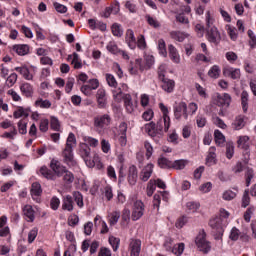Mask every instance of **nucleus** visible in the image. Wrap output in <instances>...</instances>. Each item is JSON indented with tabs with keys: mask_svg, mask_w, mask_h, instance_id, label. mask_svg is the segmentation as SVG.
Returning a JSON list of instances; mask_svg holds the SVG:
<instances>
[{
	"mask_svg": "<svg viewBox=\"0 0 256 256\" xmlns=\"http://www.w3.org/2000/svg\"><path fill=\"white\" fill-rule=\"evenodd\" d=\"M171 127V118L165 117L160 118L157 123L150 122L145 124L144 129L150 137H157V135H163L167 133Z\"/></svg>",
	"mask_w": 256,
	"mask_h": 256,
	"instance_id": "nucleus-1",
	"label": "nucleus"
},
{
	"mask_svg": "<svg viewBox=\"0 0 256 256\" xmlns=\"http://www.w3.org/2000/svg\"><path fill=\"white\" fill-rule=\"evenodd\" d=\"M75 145H77L75 134L70 133L66 140V145L62 150V161L68 167H77V160H75V155L73 154V147Z\"/></svg>",
	"mask_w": 256,
	"mask_h": 256,
	"instance_id": "nucleus-2",
	"label": "nucleus"
},
{
	"mask_svg": "<svg viewBox=\"0 0 256 256\" xmlns=\"http://www.w3.org/2000/svg\"><path fill=\"white\" fill-rule=\"evenodd\" d=\"M75 203L81 209L84 206L83 194L79 191H74L71 195L63 196L62 199V210L71 213L75 209Z\"/></svg>",
	"mask_w": 256,
	"mask_h": 256,
	"instance_id": "nucleus-3",
	"label": "nucleus"
},
{
	"mask_svg": "<svg viewBox=\"0 0 256 256\" xmlns=\"http://www.w3.org/2000/svg\"><path fill=\"white\" fill-rule=\"evenodd\" d=\"M79 155L83 158L88 167H95V163L99 161V154H94L91 157V148L87 144L80 143L79 145Z\"/></svg>",
	"mask_w": 256,
	"mask_h": 256,
	"instance_id": "nucleus-4",
	"label": "nucleus"
},
{
	"mask_svg": "<svg viewBox=\"0 0 256 256\" xmlns=\"http://www.w3.org/2000/svg\"><path fill=\"white\" fill-rule=\"evenodd\" d=\"M207 234L204 230H201L196 236L195 243L200 251L208 253L211 251V243L206 239Z\"/></svg>",
	"mask_w": 256,
	"mask_h": 256,
	"instance_id": "nucleus-5",
	"label": "nucleus"
},
{
	"mask_svg": "<svg viewBox=\"0 0 256 256\" xmlns=\"http://www.w3.org/2000/svg\"><path fill=\"white\" fill-rule=\"evenodd\" d=\"M158 79L161 81V87L166 93H173L175 89V81L165 77V72L159 68L158 70Z\"/></svg>",
	"mask_w": 256,
	"mask_h": 256,
	"instance_id": "nucleus-6",
	"label": "nucleus"
},
{
	"mask_svg": "<svg viewBox=\"0 0 256 256\" xmlns=\"http://www.w3.org/2000/svg\"><path fill=\"white\" fill-rule=\"evenodd\" d=\"M213 102L214 105H217L218 107H229V105H231V95L227 94V93H216L213 96Z\"/></svg>",
	"mask_w": 256,
	"mask_h": 256,
	"instance_id": "nucleus-7",
	"label": "nucleus"
},
{
	"mask_svg": "<svg viewBox=\"0 0 256 256\" xmlns=\"http://www.w3.org/2000/svg\"><path fill=\"white\" fill-rule=\"evenodd\" d=\"M145 213V204L141 200H136L133 204L132 221H139Z\"/></svg>",
	"mask_w": 256,
	"mask_h": 256,
	"instance_id": "nucleus-8",
	"label": "nucleus"
},
{
	"mask_svg": "<svg viewBox=\"0 0 256 256\" xmlns=\"http://www.w3.org/2000/svg\"><path fill=\"white\" fill-rule=\"evenodd\" d=\"M50 169L52 170V173L56 175L57 179V177H63V174L67 168L63 166L59 160L52 159L50 162Z\"/></svg>",
	"mask_w": 256,
	"mask_h": 256,
	"instance_id": "nucleus-9",
	"label": "nucleus"
},
{
	"mask_svg": "<svg viewBox=\"0 0 256 256\" xmlns=\"http://www.w3.org/2000/svg\"><path fill=\"white\" fill-rule=\"evenodd\" d=\"M174 117L178 121L181 119V117H184V119L189 118V112L187 110V103L180 102L176 108L174 109Z\"/></svg>",
	"mask_w": 256,
	"mask_h": 256,
	"instance_id": "nucleus-10",
	"label": "nucleus"
},
{
	"mask_svg": "<svg viewBox=\"0 0 256 256\" xmlns=\"http://www.w3.org/2000/svg\"><path fill=\"white\" fill-rule=\"evenodd\" d=\"M209 43H214L215 45H219V42L221 41V34L219 33V30H217V27H211L207 28V35H206Z\"/></svg>",
	"mask_w": 256,
	"mask_h": 256,
	"instance_id": "nucleus-11",
	"label": "nucleus"
},
{
	"mask_svg": "<svg viewBox=\"0 0 256 256\" xmlns=\"http://www.w3.org/2000/svg\"><path fill=\"white\" fill-rule=\"evenodd\" d=\"M139 71L140 73L145 71V64L143 63V59H136L134 62L130 63L129 73L131 75H139Z\"/></svg>",
	"mask_w": 256,
	"mask_h": 256,
	"instance_id": "nucleus-12",
	"label": "nucleus"
},
{
	"mask_svg": "<svg viewBox=\"0 0 256 256\" xmlns=\"http://www.w3.org/2000/svg\"><path fill=\"white\" fill-rule=\"evenodd\" d=\"M137 179H139V170H137V166L131 165L127 171V181L131 187L137 184Z\"/></svg>",
	"mask_w": 256,
	"mask_h": 256,
	"instance_id": "nucleus-13",
	"label": "nucleus"
},
{
	"mask_svg": "<svg viewBox=\"0 0 256 256\" xmlns=\"http://www.w3.org/2000/svg\"><path fill=\"white\" fill-rule=\"evenodd\" d=\"M96 101H97L98 109L107 108V92L105 91V89L100 88L97 90Z\"/></svg>",
	"mask_w": 256,
	"mask_h": 256,
	"instance_id": "nucleus-14",
	"label": "nucleus"
},
{
	"mask_svg": "<svg viewBox=\"0 0 256 256\" xmlns=\"http://www.w3.org/2000/svg\"><path fill=\"white\" fill-rule=\"evenodd\" d=\"M94 125L99 129H103V127H108V125H111V116H109V114L96 116L94 118Z\"/></svg>",
	"mask_w": 256,
	"mask_h": 256,
	"instance_id": "nucleus-15",
	"label": "nucleus"
},
{
	"mask_svg": "<svg viewBox=\"0 0 256 256\" xmlns=\"http://www.w3.org/2000/svg\"><path fill=\"white\" fill-rule=\"evenodd\" d=\"M154 167L155 165H153L152 163H149L146 166H144L140 171V181H143L144 183L149 181V179H151V175H153Z\"/></svg>",
	"mask_w": 256,
	"mask_h": 256,
	"instance_id": "nucleus-16",
	"label": "nucleus"
},
{
	"mask_svg": "<svg viewBox=\"0 0 256 256\" xmlns=\"http://www.w3.org/2000/svg\"><path fill=\"white\" fill-rule=\"evenodd\" d=\"M209 225L217 235H223V219L221 217L212 218Z\"/></svg>",
	"mask_w": 256,
	"mask_h": 256,
	"instance_id": "nucleus-17",
	"label": "nucleus"
},
{
	"mask_svg": "<svg viewBox=\"0 0 256 256\" xmlns=\"http://www.w3.org/2000/svg\"><path fill=\"white\" fill-rule=\"evenodd\" d=\"M130 256H139L141 253V240L139 239H130L129 244Z\"/></svg>",
	"mask_w": 256,
	"mask_h": 256,
	"instance_id": "nucleus-18",
	"label": "nucleus"
},
{
	"mask_svg": "<svg viewBox=\"0 0 256 256\" xmlns=\"http://www.w3.org/2000/svg\"><path fill=\"white\" fill-rule=\"evenodd\" d=\"M124 107L127 113H133L135 109H137V101L133 102V98L131 97V94H126L124 96Z\"/></svg>",
	"mask_w": 256,
	"mask_h": 256,
	"instance_id": "nucleus-19",
	"label": "nucleus"
},
{
	"mask_svg": "<svg viewBox=\"0 0 256 256\" xmlns=\"http://www.w3.org/2000/svg\"><path fill=\"white\" fill-rule=\"evenodd\" d=\"M125 41L130 49L137 47V38H135V32L132 29L126 30Z\"/></svg>",
	"mask_w": 256,
	"mask_h": 256,
	"instance_id": "nucleus-20",
	"label": "nucleus"
},
{
	"mask_svg": "<svg viewBox=\"0 0 256 256\" xmlns=\"http://www.w3.org/2000/svg\"><path fill=\"white\" fill-rule=\"evenodd\" d=\"M215 151H217V148H215V146L210 147L208 150V155L206 157V165L208 167L217 165V154L215 153Z\"/></svg>",
	"mask_w": 256,
	"mask_h": 256,
	"instance_id": "nucleus-21",
	"label": "nucleus"
},
{
	"mask_svg": "<svg viewBox=\"0 0 256 256\" xmlns=\"http://www.w3.org/2000/svg\"><path fill=\"white\" fill-rule=\"evenodd\" d=\"M20 91L24 97L31 98L33 97L35 93V89L33 88V85L24 82L20 85Z\"/></svg>",
	"mask_w": 256,
	"mask_h": 256,
	"instance_id": "nucleus-22",
	"label": "nucleus"
},
{
	"mask_svg": "<svg viewBox=\"0 0 256 256\" xmlns=\"http://www.w3.org/2000/svg\"><path fill=\"white\" fill-rule=\"evenodd\" d=\"M121 136L118 141L121 147H125L127 145V123L122 122L119 126Z\"/></svg>",
	"mask_w": 256,
	"mask_h": 256,
	"instance_id": "nucleus-23",
	"label": "nucleus"
},
{
	"mask_svg": "<svg viewBox=\"0 0 256 256\" xmlns=\"http://www.w3.org/2000/svg\"><path fill=\"white\" fill-rule=\"evenodd\" d=\"M29 113H31V108H24L23 106H18L13 113L14 119H21V117H29Z\"/></svg>",
	"mask_w": 256,
	"mask_h": 256,
	"instance_id": "nucleus-24",
	"label": "nucleus"
},
{
	"mask_svg": "<svg viewBox=\"0 0 256 256\" xmlns=\"http://www.w3.org/2000/svg\"><path fill=\"white\" fill-rule=\"evenodd\" d=\"M168 53L173 63H176V64L181 63V56H179V52L177 51V48H175V46H173L172 44L168 45Z\"/></svg>",
	"mask_w": 256,
	"mask_h": 256,
	"instance_id": "nucleus-25",
	"label": "nucleus"
},
{
	"mask_svg": "<svg viewBox=\"0 0 256 256\" xmlns=\"http://www.w3.org/2000/svg\"><path fill=\"white\" fill-rule=\"evenodd\" d=\"M223 73L225 77H230L231 79H241V70L239 68H225Z\"/></svg>",
	"mask_w": 256,
	"mask_h": 256,
	"instance_id": "nucleus-26",
	"label": "nucleus"
},
{
	"mask_svg": "<svg viewBox=\"0 0 256 256\" xmlns=\"http://www.w3.org/2000/svg\"><path fill=\"white\" fill-rule=\"evenodd\" d=\"M12 51L20 55L21 57L29 55V45L27 44H16L12 47Z\"/></svg>",
	"mask_w": 256,
	"mask_h": 256,
	"instance_id": "nucleus-27",
	"label": "nucleus"
},
{
	"mask_svg": "<svg viewBox=\"0 0 256 256\" xmlns=\"http://www.w3.org/2000/svg\"><path fill=\"white\" fill-rule=\"evenodd\" d=\"M23 214L26 217V221H28V223H33V221H35V210H33V206L25 205L23 208Z\"/></svg>",
	"mask_w": 256,
	"mask_h": 256,
	"instance_id": "nucleus-28",
	"label": "nucleus"
},
{
	"mask_svg": "<svg viewBox=\"0 0 256 256\" xmlns=\"http://www.w3.org/2000/svg\"><path fill=\"white\" fill-rule=\"evenodd\" d=\"M40 175L49 181H56V175L53 173V170L47 168V166H42L39 170Z\"/></svg>",
	"mask_w": 256,
	"mask_h": 256,
	"instance_id": "nucleus-29",
	"label": "nucleus"
},
{
	"mask_svg": "<svg viewBox=\"0 0 256 256\" xmlns=\"http://www.w3.org/2000/svg\"><path fill=\"white\" fill-rule=\"evenodd\" d=\"M238 149L249 151V136H239L237 139Z\"/></svg>",
	"mask_w": 256,
	"mask_h": 256,
	"instance_id": "nucleus-30",
	"label": "nucleus"
},
{
	"mask_svg": "<svg viewBox=\"0 0 256 256\" xmlns=\"http://www.w3.org/2000/svg\"><path fill=\"white\" fill-rule=\"evenodd\" d=\"M169 35L171 39L178 41V43H183L187 39V34L182 31H171Z\"/></svg>",
	"mask_w": 256,
	"mask_h": 256,
	"instance_id": "nucleus-31",
	"label": "nucleus"
},
{
	"mask_svg": "<svg viewBox=\"0 0 256 256\" xmlns=\"http://www.w3.org/2000/svg\"><path fill=\"white\" fill-rule=\"evenodd\" d=\"M161 196L163 197L164 201H167L169 197V193L167 192H160L159 194H155L153 197V207H156V209H159V205H161Z\"/></svg>",
	"mask_w": 256,
	"mask_h": 256,
	"instance_id": "nucleus-32",
	"label": "nucleus"
},
{
	"mask_svg": "<svg viewBox=\"0 0 256 256\" xmlns=\"http://www.w3.org/2000/svg\"><path fill=\"white\" fill-rule=\"evenodd\" d=\"M130 221H131V210H129L128 208H125L122 211L121 222H120L121 227H127Z\"/></svg>",
	"mask_w": 256,
	"mask_h": 256,
	"instance_id": "nucleus-33",
	"label": "nucleus"
},
{
	"mask_svg": "<svg viewBox=\"0 0 256 256\" xmlns=\"http://www.w3.org/2000/svg\"><path fill=\"white\" fill-rule=\"evenodd\" d=\"M15 71H17V73H20V75H22L24 79H26V81H33V74L29 72V68L25 66L16 67Z\"/></svg>",
	"mask_w": 256,
	"mask_h": 256,
	"instance_id": "nucleus-34",
	"label": "nucleus"
},
{
	"mask_svg": "<svg viewBox=\"0 0 256 256\" xmlns=\"http://www.w3.org/2000/svg\"><path fill=\"white\" fill-rule=\"evenodd\" d=\"M127 94L123 93V90L121 88H116L112 90V97L115 101V103H121V101H125V96Z\"/></svg>",
	"mask_w": 256,
	"mask_h": 256,
	"instance_id": "nucleus-35",
	"label": "nucleus"
},
{
	"mask_svg": "<svg viewBox=\"0 0 256 256\" xmlns=\"http://www.w3.org/2000/svg\"><path fill=\"white\" fill-rule=\"evenodd\" d=\"M119 219H121V212L113 211L108 214V223L111 227L115 226L116 223H119Z\"/></svg>",
	"mask_w": 256,
	"mask_h": 256,
	"instance_id": "nucleus-36",
	"label": "nucleus"
},
{
	"mask_svg": "<svg viewBox=\"0 0 256 256\" xmlns=\"http://www.w3.org/2000/svg\"><path fill=\"white\" fill-rule=\"evenodd\" d=\"M232 127L235 131L243 129V127H245V116H237L232 123Z\"/></svg>",
	"mask_w": 256,
	"mask_h": 256,
	"instance_id": "nucleus-37",
	"label": "nucleus"
},
{
	"mask_svg": "<svg viewBox=\"0 0 256 256\" xmlns=\"http://www.w3.org/2000/svg\"><path fill=\"white\" fill-rule=\"evenodd\" d=\"M249 93L247 91H242L241 93V104H242V109L244 113H247V110L249 109Z\"/></svg>",
	"mask_w": 256,
	"mask_h": 256,
	"instance_id": "nucleus-38",
	"label": "nucleus"
},
{
	"mask_svg": "<svg viewBox=\"0 0 256 256\" xmlns=\"http://www.w3.org/2000/svg\"><path fill=\"white\" fill-rule=\"evenodd\" d=\"M30 192L32 197L41 196V193H43V190L41 189V184L39 182L32 183Z\"/></svg>",
	"mask_w": 256,
	"mask_h": 256,
	"instance_id": "nucleus-39",
	"label": "nucleus"
},
{
	"mask_svg": "<svg viewBox=\"0 0 256 256\" xmlns=\"http://www.w3.org/2000/svg\"><path fill=\"white\" fill-rule=\"evenodd\" d=\"M158 165L159 167H161V169H172L173 161H170L169 159L162 157L158 159Z\"/></svg>",
	"mask_w": 256,
	"mask_h": 256,
	"instance_id": "nucleus-40",
	"label": "nucleus"
},
{
	"mask_svg": "<svg viewBox=\"0 0 256 256\" xmlns=\"http://www.w3.org/2000/svg\"><path fill=\"white\" fill-rule=\"evenodd\" d=\"M34 105L35 107H40V109H51V101L43 100L42 98H38Z\"/></svg>",
	"mask_w": 256,
	"mask_h": 256,
	"instance_id": "nucleus-41",
	"label": "nucleus"
},
{
	"mask_svg": "<svg viewBox=\"0 0 256 256\" xmlns=\"http://www.w3.org/2000/svg\"><path fill=\"white\" fill-rule=\"evenodd\" d=\"M157 189V181L150 180L146 187V193L148 197H152L155 193V190Z\"/></svg>",
	"mask_w": 256,
	"mask_h": 256,
	"instance_id": "nucleus-42",
	"label": "nucleus"
},
{
	"mask_svg": "<svg viewBox=\"0 0 256 256\" xmlns=\"http://www.w3.org/2000/svg\"><path fill=\"white\" fill-rule=\"evenodd\" d=\"M105 79L109 87H112L113 89H117V86L119 85V83H117V79H115V76H113V74H109V73L105 74Z\"/></svg>",
	"mask_w": 256,
	"mask_h": 256,
	"instance_id": "nucleus-43",
	"label": "nucleus"
},
{
	"mask_svg": "<svg viewBox=\"0 0 256 256\" xmlns=\"http://www.w3.org/2000/svg\"><path fill=\"white\" fill-rule=\"evenodd\" d=\"M106 49L109 53H112V55H119V53H121V49H119V46H117L115 42H109Z\"/></svg>",
	"mask_w": 256,
	"mask_h": 256,
	"instance_id": "nucleus-44",
	"label": "nucleus"
},
{
	"mask_svg": "<svg viewBox=\"0 0 256 256\" xmlns=\"http://www.w3.org/2000/svg\"><path fill=\"white\" fill-rule=\"evenodd\" d=\"M143 64L145 71L149 70L155 64V57L153 55H146Z\"/></svg>",
	"mask_w": 256,
	"mask_h": 256,
	"instance_id": "nucleus-45",
	"label": "nucleus"
},
{
	"mask_svg": "<svg viewBox=\"0 0 256 256\" xmlns=\"http://www.w3.org/2000/svg\"><path fill=\"white\" fill-rule=\"evenodd\" d=\"M158 51L162 57H167V45L164 39L158 40Z\"/></svg>",
	"mask_w": 256,
	"mask_h": 256,
	"instance_id": "nucleus-46",
	"label": "nucleus"
},
{
	"mask_svg": "<svg viewBox=\"0 0 256 256\" xmlns=\"http://www.w3.org/2000/svg\"><path fill=\"white\" fill-rule=\"evenodd\" d=\"M145 19L148 25H150V27H153L154 29H159V27H161V24L159 23V21H157V19L153 18L151 15H146Z\"/></svg>",
	"mask_w": 256,
	"mask_h": 256,
	"instance_id": "nucleus-47",
	"label": "nucleus"
},
{
	"mask_svg": "<svg viewBox=\"0 0 256 256\" xmlns=\"http://www.w3.org/2000/svg\"><path fill=\"white\" fill-rule=\"evenodd\" d=\"M226 31L231 39V41H235L238 37L237 34V28L231 26V25H226Z\"/></svg>",
	"mask_w": 256,
	"mask_h": 256,
	"instance_id": "nucleus-48",
	"label": "nucleus"
},
{
	"mask_svg": "<svg viewBox=\"0 0 256 256\" xmlns=\"http://www.w3.org/2000/svg\"><path fill=\"white\" fill-rule=\"evenodd\" d=\"M255 177V171L253 168H247L245 172V181H246V187H249L251 185V179Z\"/></svg>",
	"mask_w": 256,
	"mask_h": 256,
	"instance_id": "nucleus-49",
	"label": "nucleus"
},
{
	"mask_svg": "<svg viewBox=\"0 0 256 256\" xmlns=\"http://www.w3.org/2000/svg\"><path fill=\"white\" fill-rule=\"evenodd\" d=\"M50 127L53 131H61V123L57 117L52 116L50 118Z\"/></svg>",
	"mask_w": 256,
	"mask_h": 256,
	"instance_id": "nucleus-50",
	"label": "nucleus"
},
{
	"mask_svg": "<svg viewBox=\"0 0 256 256\" xmlns=\"http://www.w3.org/2000/svg\"><path fill=\"white\" fill-rule=\"evenodd\" d=\"M214 138L216 145H223V143H225V135L219 130L214 131Z\"/></svg>",
	"mask_w": 256,
	"mask_h": 256,
	"instance_id": "nucleus-51",
	"label": "nucleus"
},
{
	"mask_svg": "<svg viewBox=\"0 0 256 256\" xmlns=\"http://www.w3.org/2000/svg\"><path fill=\"white\" fill-rule=\"evenodd\" d=\"M209 77L212 79H218L219 75H221V69L219 66L214 65L209 71H208Z\"/></svg>",
	"mask_w": 256,
	"mask_h": 256,
	"instance_id": "nucleus-52",
	"label": "nucleus"
},
{
	"mask_svg": "<svg viewBox=\"0 0 256 256\" xmlns=\"http://www.w3.org/2000/svg\"><path fill=\"white\" fill-rule=\"evenodd\" d=\"M183 251H185V244L184 243H179L176 244L173 248H172V253L176 256H181L183 255Z\"/></svg>",
	"mask_w": 256,
	"mask_h": 256,
	"instance_id": "nucleus-53",
	"label": "nucleus"
},
{
	"mask_svg": "<svg viewBox=\"0 0 256 256\" xmlns=\"http://www.w3.org/2000/svg\"><path fill=\"white\" fill-rule=\"evenodd\" d=\"M201 207V204L199 202H187L186 208L188 213H196V211Z\"/></svg>",
	"mask_w": 256,
	"mask_h": 256,
	"instance_id": "nucleus-54",
	"label": "nucleus"
},
{
	"mask_svg": "<svg viewBox=\"0 0 256 256\" xmlns=\"http://www.w3.org/2000/svg\"><path fill=\"white\" fill-rule=\"evenodd\" d=\"M251 203V197L249 196V189H246L243 193V196H242V204H241V207H249Z\"/></svg>",
	"mask_w": 256,
	"mask_h": 256,
	"instance_id": "nucleus-55",
	"label": "nucleus"
},
{
	"mask_svg": "<svg viewBox=\"0 0 256 256\" xmlns=\"http://www.w3.org/2000/svg\"><path fill=\"white\" fill-rule=\"evenodd\" d=\"M187 160H175L174 162H172V169H177V170H181V169H185V167L187 166Z\"/></svg>",
	"mask_w": 256,
	"mask_h": 256,
	"instance_id": "nucleus-56",
	"label": "nucleus"
},
{
	"mask_svg": "<svg viewBox=\"0 0 256 256\" xmlns=\"http://www.w3.org/2000/svg\"><path fill=\"white\" fill-rule=\"evenodd\" d=\"M112 34L115 37H121L123 35V29H121V24L114 23L111 27Z\"/></svg>",
	"mask_w": 256,
	"mask_h": 256,
	"instance_id": "nucleus-57",
	"label": "nucleus"
},
{
	"mask_svg": "<svg viewBox=\"0 0 256 256\" xmlns=\"http://www.w3.org/2000/svg\"><path fill=\"white\" fill-rule=\"evenodd\" d=\"M113 251H117L119 249V243H121V239L115 237V236H110L108 239Z\"/></svg>",
	"mask_w": 256,
	"mask_h": 256,
	"instance_id": "nucleus-58",
	"label": "nucleus"
},
{
	"mask_svg": "<svg viewBox=\"0 0 256 256\" xmlns=\"http://www.w3.org/2000/svg\"><path fill=\"white\" fill-rule=\"evenodd\" d=\"M233 155H235V146H233V143H227L226 144V157L227 159H233Z\"/></svg>",
	"mask_w": 256,
	"mask_h": 256,
	"instance_id": "nucleus-59",
	"label": "nucleus"
},
{
	"mask_svg": "<svg viewBox=\"0 0 256 256\" xmlns=\"http://www.w3.org/2000/svg\"><path fill=\"white\" fill-rule=\"evenodd\" d=\"M18 131L20 135H27V121L20 120L18 122Z\"/></svg>",
	"mask_w": 256,
	"mask_h": 256,
	"instance_id": "nucleus-60",
	"label": "nucleus"
},
{
	"mask_svg": "<svg viewBox=\"0 0 256 256\" xmlns=\"http://www.w3.org/2000/svg\"><path fill=\"white\" fill-rule=\"evenodd\" d=\"M213 23H215V18H213V14H211V11H207L206 12V27H207V29H209L211 27H215V26H213Z\"/></svg>",
	"mask_w": 256,
	"mask_h": 256,
	"instance_id": "nucleus-61",
	"label": "nucleus"
},
{
	"mask_svg": "<svg viewBox=\"0 0 256 256\" xmlns=\"http://www.w3.org/2000/svg\"><path fill=\"white\" fill-rule=\"evenodd\" d=\"M144 148L146 151V158L151 159V156L153 155V146L151 145V143H149V141H145Z\"/></svg>",
	"mask_w": 256,
	"mask_h": 256,
	"instance_id": "nucleus-62",
	"label": "nucleus"
},
{
	"mask_svg": "<svg viewBox=\"0 0 256 256\" xmlns=\"http://www.w3.org/2000/svg\"><path fill=\"white\" fill-rule=\"evenodd\" d=\"M17 73H12L8 76L7 78V87H13V85H15V83H17Z\"/></svg>",
	"mask_w": 256,
	"mask_h": 256,
	"instance_id": "nucleus-63",
	"label": "nucleus"
},
{
	"mask_svg": "<svg viewBox=\"0 0 256 256\" xmlns=\"http://www.w3.org/2000/svg\"><path fill=\"white\" fill-rule=\"evenodd\" d=\"M248 37L250 39L249 45L251 49H255L256 47V36L255 33L252 32V30H248Z\"/></svg>",
	"mask_w": 256,
	"mask_h": 256,
	"instance_id": "nucleus-64",
	"label": "nucleus"
}]
</instances>
